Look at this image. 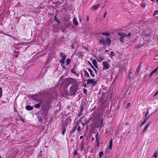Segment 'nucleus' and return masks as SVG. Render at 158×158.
Here are the masks:
<instances>
[{"mask_svg": "<svg viewBox=\"0 0 158 158\" xmlns=\"http://www.w3.org/2000/svg\"><path fill=\"white\" fill-rule=\"evenodd\" d=\"M64 83L65 85L68 87L69 85L71 84L73 85L72 86H75V88H78V82L76 80L72 78H66L64 82L61 83V84Z\"/></svg>", "mask_w": 158, "mask_h": 158, "instance_id": "nucleus-1", "label": "nucleus"}, {"mask_svg": "<svg viewBox=\"0 0 158 158\" xmlns=\"http://www.w3.org/2000/svg\"><path fill=\"white\" fill-rule=\"evenodd\" d=\"M49 110V106L46 104L43 105L41 106L40 112H41V115L44 119H45L46 116L48 115Z\"/></svg>", "mask_w": 158, "mask_h": 158, "instance_id": "nucleus-2", "label": "nucleus"}, {"mask_svg": "<svg viewBox=\"0 0 158 158\" xmlns=\"http://www.w3.org/2000/svg\"><path fill=\"white\" fill-rule=\"evenodd\" d=\"M78 89V88H75L74 86H71L70 88V92L69 93L68 91H66L65 94L67 96L74 95L76 94Z\"/></svg>", "mask_w": 158, "mask_h": 158, "instance_id": "nucleus-3", "label": "nucleus"}, {"mask_svg": "<svg viewBox=\"0 0 158 158\" xmlns=\"http://www.w3.org/2000/svg\"><path fill=\"white\" fill-rule=\"evenodd\" d=\"M99 43L100 44H103L104 45L106 43L110 45L111 44V41L109 37H106V40L104 38L101 39L99 40Z\"/></svg>", "mask_w": 158, "mask_h": 158, "instance_id": "nucleus-4", "label": "nucleus"}, {"mask_svg": "<svg viewBox=\"0 0 158 158\" xmlns=\"http://www.w3.org/2000/svg\"><path fill=\"white\" fill-rule=\"evenodd\" d=\"M29 98L32 99L33 100L37 102H39L41 99V97L39 95L38 93L30 95L29 96Z\"/></svg>", "mask_w": 158, "mask_h": 158, "instance_id": "nucleus-5", "label": "nucleus"}, {"mask_svg": "<svg viewBox=\"0 0 158 158\" xmlns=\"http://www.w3.org/2000/svg\"><path fill=\"white\" fill-rule=\"evenodd\" d=\"M118 35L119 36V40L122 43H124L125 41L124 38L127 36V34L123 32H118Z\"/></svg>", "mask_w": 158, "mask_h": 158, "instance_id": "nucleus-6", "label": "nucleus"}, {"mask_svg": "<svg viewBox=\"0 0 158 158\" xmlns=\"http://www.w3.org/2000/svg\"><path fill=\"white\" fill-rule=\"evenodd\" d=\"M93 84V86H94L97 84V81H95V79H89L87 80V84L89 85V84Z\"/></svg>", "mask_w": 158, "mask_h": 158, "instance_id": "nucleus-7", "label": "nucleus"}, {"mask_svg": "<svg viewBox=\"0 0 158 158\" xmlns=\"http://www.w3.org/2000/svg\"><path fill=\"white\" fill-rule=\"evenodd\" d=\"M103 70L108 69L110 68L109 63L107 61H106L103 62Z\"/></svg>", "mask_w": 158, "mask_h": 158, "instance_id": "nucleus-8", "label": "nucleus"}, {"mask_svg": "<svg viewBox=\"0 0 158 158\" xmlns=\"http://www.w3.org/2000/svg\"><path fill=\"white\" fill-rule=\"evenodd\" d=\"M77 117H76V118L75 119V123H74V124H75V123H76V124L75 125V127H74L73 129V130H74L75 131L77 129V127L78 126V125H79V120L78 119V117H79V113H78L77 114Z\"/></svg>", "mask_w": 158, "mask_h": 158, "instance_id": "nucleus-9", "label": "nucleus"}, {"mask_svg": "<svg viewBox=\"0 0 158 158\" xmlns=\"http://www.w3.org/2000/svg\"><path fill=\"white\" fill-rule=\"evenodd\" d=\"M67 123H65V124L64 123H62V134L63 135H64L65 134V133L66 131V127H67Z\"/></svg>", "mask_w": 158, "mask_h": 158, "instance_id": "nucleus-10", "label": "nucleus"}, {"mask_svg": "<svg viewBox=\"0 0 158 158\" xmlns=\"http://www.w3.org/2000/svg\"><path fill=\"white\" fill-rule=\"evenodd\" d=\"M66 56L65 55H64V56L63 57V58L61 59V60L60 61V62L62 66L64 65L65 64V59L66 58Z\"/></svg>", "mask_w": 158, "mask_h": 158, "instance_id": "nucleus-11", "label": "nucleus"}, {"mask_svg": "<svg viewBox=\"0 0 158 158\" xmlns=\"http://www.w3.org/2000/svg\"><path fill=\"white\" fill-rule=\"evenodd\" d=\"M85 106H86L85 104V103H84V102L83 103H81V106L80 107V108H81V110L80 112V116L81 114H82L81 113V112L83 110L84 107Z\"/></svg>", "mask_w": 158, "mask_h": 158, "instance_id": "nucleus-12", "label": "nucleus"}, {"mask_svg": "<svg viewBox=\"0 0 158 158\" xmlns=\"http://www.w3.org/2000/svg\"><path fill=\"white\" fill-rule=\"evenodd\" d=\"M90 73V74L91 77L93 78H94L95 77V75L93 73V70L90 68H86Z\"/></svg>", "mask_w": 158, "mask_h": 158, "instance_id": "nucleus-13", "label": "nucleus"}, {"mask_svg": "<svg viewBox=\"0 0 158 158\" xmlns=\"http://www.w3.org/2000/svg\"><path fill=\"white\" fill-rule=\"evenodd\" d=\"M100 6V4L99 3L97 4V5H94L92 6V8H91V10H95L96 9L98 8Z\"/></svg>", "mask_w": 158, "mask_h": 158, "instance_id": "nucleus-14", "label": "nucleus"}, {"mask_svg": "<svg viewBox=\"0 0 158 158\" xmlns=\"http://www.w3.org/2000/svg\"><path fill=\"white\" fill-rule=\"evenodd\" d=\"M83 71L84 73V76L85 77H90L89 75L86 70L85 69H83Z\"/></svg>", "mask_w": 158, "mask_h": 158, "instance_id": "nucleus-15", "label": "nucleus"}, {"mask_svg": "<svg viewBox=\"0 0 158 158\" xmlns=\"http://www.w3.org/2000/svg\"><path fill=\"white\" fill-rule=\"evenodd\" d=\"M151 123V122H150L143 129L142 131H141L142 133H143L145 132V131L148 128L149 126Z\"/></svg>", "mask_w": 158, "mask_h": 158, "instance_id": "nucleus-16", "label": "nucleus"}, {"mask_svg": "<svg viewBox=\"0 0 158 158\" xmlns=\"http://www.w3.org/2000/svg\"><path fill=\"white\" fill-rule=\"evenodd\" d=\"M26 109L27 110H31L33 109V106H31L29 105H27L26 106Z\"/></svg>", "mask_w": 158, "mask_h": 158, "instance_id": "nucleus-17", "label": "nucleus"}, {"mask_svg": "<svg viewBox=\"0 0 158 158\" xmlns=\"http://www.w3.org/2000/svg\"><path fill=\"white\" fill-rule=\"evenodd\" d=\"M95 138H96V140L95 142L96 143H99V138L98 137V132H97V134L95 135Z\"/></svg>", "mask_w": 158, "mask_h": 158, "instance_id": "nucleus-18", "label": "nucleus"}, {"mask_svg": "<svg viewBox=\"0 0 158 158\" xmlns=\"http://www.w3.org/2000/svg\"><path fill=\"white\" fill-rule=\"evenodd\" d=\"M158 69V67H157L155 69L153 70L150 74V77H151L153 74L156 73Z\"/></svg>", "mask_w": 158, "mask_h": 158, "instance_id": "nucleus-19", "label": "nucleus"}, {"mask_svg": "<svg viewBox=\"0 0 158 158\" xmlns=\"http://www.w3.org/2000/svg\"><path fill=\"white\" fill-rule=\"evenodd\" d=\"M141 64L140 63L139 65H138L137 69H136V72L139 73L140 72L141 68Z\"/></svg>", "mask_w": 158, "mask_h": 158, "instance_id": "nucleus-20", "label": "nucleus"}, {"mask_svg": "<svg viewBox=\"0 0 158 158\" xmlns=\"http://www.w3.org/2000/svg\"><path fill=\"white\" fill-rule=\"evenodd\" d=\"M73 23L76 26L78 24V23L75 17L73 18Z\"/></svg>", "mask_w": 158, "mask_h": 158, "instance_id": "nucleus-21", "label": "nucleus"}, {"mask_svg": "<svg viewBox=\"0 0 158 158\" xmlns=\"http://www.w3.org/2000/svg\"><path fill=\"white\" fill-rule=\"evenodd\" d=\"M92 63L94 66L97 68H98V66L97 64V62L95 59H94L92 61Z\"/></svg>", "mask_w": 158, "mask_h": 158, "instance_id": "nucleus-22", "label": "nucleus"}, {"mask_svg": "<svg viewBox=\"0 0 158 158\" xmlns=\"http://www.w3.org/2000/svg\"><path fill=\"white\" fill-rule=\"evenodd\" d=\"M113 145V141L112 139H111L110 141V144L109 146L110 149V150H111L112 147Z\"/></svg>", "mask_w": 158, "mask_h": 158, "instance_id": "nucleus-23", "label": "nucleus"}, {"mask_svg": "<svg viewBox=\"0 0 158 158\" xmlns=\"http://www.w3.org/2000/svg\"><path fill=\"white\" fill-rule=\"evenodd\" d=\"M71 62V60L69 58H67L66 60V65H68Z\"/></svg>", "mask_w": 158, "mask_h": 158, "instance_id": "nucleus-24", "label": "nucleus"}, {"mask_svg": "<svg viewBox=\"0 0 158 158\" xmlns=\"http://www.w3.org/2000/svg\"><path fill=\"white\" fill-rule=\"evenodd\" d=\"M104 60V58L102 56H99L98 60L99 62H101Z\"/></svg>", "mask_w": 158, "mask_h": 158, "instance_id": "nucleus-25", "label": "nucleus"}, {"mask_svg": "<svg viewBox=\"0 0 158 158\" xmlns=\"http://www.w3.org/2000/svg\"><path fill=\"white\" fill-rule=\"evenodd\" d=\"M146 119H144V120L141 123L139 124V127H142L146 123L147 121H146Z\"/></svg>", "mask_w": 158, "mask_h": 158, "instance_id": "nucleus-26", "label": "nucleus"}, {"mask_svg": "<svg viewBox=\"0 0 158 158\" xmlns=\"http://www.w3.org/2000/svg\"><path fill=\"white\" fill-rule=\"evenodd\" d=\"M71 72L75 74H76V75H77L78 76H79V73L77 74V73L75 72V69H72L71 70Z\"/></svg>", "mask_w": 158, "mask_h": 158, "instance_id": "nucleus-27", "label": "nucleus"}, {"mask_svg": "<svg viewBox=\"0 0 158 158\" xmlns=\"http://www.w3.org/2000/svg\"><path fill=\"white\" fill-rule=\"evenodd\" d=\"M54 18L55 19V21L58 23V24H60L61 23V22H60V20H58L57 19L56 15L54 16Z\"/></svg>", "mask_w": 158, "mask_h": 158, "instance_id": "nucleus-28", "label": "nucleus"}, {"mask_svg": "<svg viewBox=\"0 0 158 158\" xmlns=\"http://www.w3.org/2000/svg\"><path fill=\"white\" fill-rule=\"evenodd\" d=\"M33 106L36 108L39 109L40 107V105L39 104L37 103L35 104Z\"/></svg>", "mask_w": 158, "mask_h": 158, "instance_id": "nucleus-29", "label": "nucleus"}, {"mask_svg": "<svg viewBox=\"0 0 158 158\" xmlns=\"http://www.w3.org/2000/svg\"><path fill=\"white\" fill-rule=\"evenodd\" d=\"M37 118H38V120L39 121L42 122L43 121V119L41 116H38L37 117Z\"/></svg>", "mask_w": 158, "mask_h": 158, "instance_id": "nucleus-30", "label": "nucleus"}, {"mask_svg": "<svg viewBox=\"0 0 158 158\" xmlns=\"http://www.w3.org/2000/svg\"><path fill=\"white\" fill-rule=\"evenodd\" d=\"M141 6L143 8H145L146 5V4L145 2H142L141 4Z\"/></svg>", "mask_w": 158, "mask_h": 158, "instance_id": "nucleus-31", "label": "nucleus"}, {"mask_svg": "<svg viewBox=\"0 0 158 158\" xmlns=\"http://www.w3.org/2000/svg\"><path fill=\"white\" fill-rule=\"evenodd\" d=\"M103 155V152L102 151L101 152L99 153V156L100 158L102 157V156Z\"/></svg>", "mask_w": 158, "mask_h": 158, "instance_id": "nucleus-32", "label": "nucleus"}, {"mask_svg": "<svg viewBox=\"0 0 158 158\" xmlns=\"http://www.w3.org/2000/svg\"><path fill=\"white\" fill-rule=\"evenodd\" d=\"M91 68L93 69V70L95 71L96 73L97 74V70L92 65V64H91Z\"/></svg>", "mask_w": 158, "mask_h": 158, "instance_id": "nucleus-33", "label": "nucleus"}, {"mask_svg": "<svg viewBox=\"0 0 158 158\" xmlns=\"http://www.w3.org/2000/svg\"><path fill=\"white\" fill-rule=\"evenodd\" d=\"M150 115H149V116H147V115H145V119H146V121L148 120L150 118Z\"/></svg>", "mask_w": 158, "mask_h": 158, "instance_id": "nucleus-34", "label": "nucleus"}, {"mask_svg": "<svg viewBox=\"0 0 158 158\" xmlns=\"http://www.w3.org/2000/svg\"><path fill=\"white\" fill-rule=\"evenodd\" d=\"M102 34L103 35H107V36H109L110 35V34L109 33H107V32L102 33Z\"/></svg>", "mask_w": 158, "mask_h": 158, "instance_id": "nucleus-35", "label": "nucleus"}, {"mask_svg": "<svg viewBox=\"0 0 158 158\" xmlns=\"http://www.w3.org/2000/svg\"><path fill=\"white\" fill-rule=\"evenodd\" d=\"M75 131L73 130H72L70 133V135L72 136V134L75 132Z\"/></svg>", "mask_w": 158, "mask_h": 158, "instance_id": "nucleus-36", "label": "nucleus"}, {"mask_svg": "<svg viewBox=\"0 0 158 158\" xmlns=\"http://www.w3.org/2000/svg\"><path fill=\"white\" fill-rule=\"evenodd\" d=\"M157 156V153H155L153 155V157H154V158H156Z\"/></svg>", "mask_w": 158, "mask_h": 158, "instance_id": "nucleus-37", "label": "nucleus"}, {"mask_svg": "<svg viewBox=\"0 0 158 158\" xmlns=\"http://www.w3.org/2000/svg\"><path fill=\"white\" fill-rule=\"evenodd\" d=\"M110 55L112 56H115L114 52L113 51L111 52Z\"/></svg>", "mask_w": 158, "mask_h": 158, "instance_id": "nucleus-38", "label": "nucleus"}, {"mask_svg": "<svg viewBox=\"0 0 158 158\" xmlns=\"http://www.w3.org/2000/svg\"><path fill=\"white\" fill-rule=\"evenodd\" d=\"M95 155H90L88 157V158H94Z\"/></svg>", "mask_w": 158, "mask_h": 158, "instance_id": "nucleus-39", "label": "nucleus"}, {"mask_svg": "<svg viewBox=\"0 0 158 158\" xmlns=\"http://www.w3.org/2000/svg\"><path fill=\"white\" fill-rule=\"evenodd\" d=\"M158 13V10H155L153 14V15H157Z\"/></svg>", "mask_w": 158, "mask_h": 158, "instance_id": "nucleus-40", "label": "nucleus"}, {"mask_svg": "<svg viewBox=\"0 0 158 158\" xmlns=\"http://www.w3.org/2000/svg\"><path fill=\"white\" fill-rule=\"evenodd\" d=\"M87 89L85 88H84L83 90V92L85 94H87Z\"/></svg>", "mask_w": 158, "mask_h": 158, "instance_id": "nucleus-41", "label": "nucleus"}, {"mask_svg": "<svg viewBox=\"0 0 158 158\" xmlns=\"http://www.w3.org/2000/svg\"><path fill=\"white\" fill-rule=\"evenodd\" d=\"M14 56L16 58H17L18 57V54L15 53H14Z\"/></svg>", "mask_w": 158, "mask_h": 158, "instance_id": "nucleus-42", "label": "nucleus"}, {"mask_svg": "<svg viewBox=\"0 0 158 158\" xmlns=\"http://www.w3.org/2000/svg\"><path fill=\"white\" fill-rule=\"evenodd\" d=\"M84 56V54L83 52H80V57H82Z\"/></svg>", "mask_w": 158, "mask_h": 158, "instance_id": "nucleus-43", "label": "nucleus"}, {"mask_svg": "<svg viewBox=\"0 0 158 158\" xmlns=\"http://www.w3.org/2000/svg\"><path fill=\"white\" fill-rule=\"evenodd\" d=\"M131 104V103L129 102L128 103L127 105V106H126V108L127 109L128 108V107H129V106H130V105Z\"/></svg>", "mask_w": 158, "mask_h": 158, "instance_id": "nucleus-44", "label": "nucleus"}, {"mask_svg": "<svg viewBox=\"0 0 158 158\" xmlns=\"http://www.w3.org/2000/svg\"><path fill=\"white\" fill-rule=\"evenodd\" d=\"M41 152H42V151H40V153H38V156H40V157H41L42 156V153H41Z\"/></svg>", "mask_w": 158, "mask_h": 158, "instance_id": "nucleus-45", "label": "nucleus"}, {"mask_svg": "<svg viewBox=\"0 0 158 158\" xmlns=\"http://www.w3.org/2000/svg\"><path fill=\"white\" fill-rule=\"evenodd\" d=\"M74 155H75V156L77 155V150H74Z\"/></svg>", "mask_w": 158, "mask_h": 158, "instance_id": "nucleus-46", "label": "nucleus"}, {"mask_svg": "<svg viewBox=\"0 0 158 158\" xmlns=\"http://www.w3.org/2000/svg\"><path fill=\"white\" fill-rule=\"evenodd\" d=\"M20 118L21 120L23 122H25V121H24V119L22 117H21Z\"/></svg>", "mask_w": 158, "mask_h": 158, "instance_id": "nucleus-47", "label": "nucleus"}, {"mask_svg": "<svg viewBox=\"0 0 158 158\" xmlns=\"http://www.w3.org/2000/svg\"><path fill=\"white\" fill-rule=\"evenodd\" d=\"M64 54L62 53V52H61V53H60V56L61 57H62L63 58V57L64 56Z\"/></svg>", "mask_w": 158, "mask_h": 158, "instance_id": "nucleus-48", "label": "nucleus"}, {"mask_svg": "<svg viewBox=\"0 0 158 158\" xmlns=\"http://www.w3.org/2000/svg\"><path fill=\"white\" fill-rule=\"evenodd\" d=\"M66 120L67 121H69V122H70L71 121V119L70 118H67L66 119Z\"/></svg>", "mask_w": 158, "mask_h": 158, "instance_id": "nucleus-49", "label": "nucleus"}, {"mask_svg": "<svg viewBox=\"0 0 158 158\" xmlns=\"http://www.w3.org/2000/svg\"><path fill=\"white\" fill-rule=\"evenodd\" d=\"M106 13H107V11H106L105 13H104V15H103V17L104 18H105L106 17Z\"/></svg>", "mask_w": 158, "mask_h": 158, "instance_id": "nucleus-50", "label": "nucleus"}, {"mask_svg": "<svg viewBox=\"0 0 158 158\" xmlns=\"http://www.w3.org/2000/svg\"><path fill=\"white\" fill-rule=\"evenodd\" d=\"M43 92H38V94H39V95H41L43 94Z\"/></svg>", "mask_w": 158, "mask_h": 158, "instance_id": "nucleus-51", "label": "nucleus"}, {"mask_svg": "<svg viewBox=\"0 0 158 158\" xmlns=\"http://www.w3.org/2000/svg\"><path fill=\"white\" fill-rule=\"evenodd\" d=\"M158 94V90L155 93V94H154V96H155L156 95Z\"/></svg>", "mask_w": 158, "mask_h": 158, "instance_id": "nucleus-52", "label": "nucleus"}, {"mask_svg": "<svg viewBox=\"0 0 158 158\" xmlns=\"http://www.w3.org/2000/svg\"><path fill=\"white\" fill-rule=\"evenodd\" d=\"M14 53H15L16 54H18L19 53V51H14Z\"/></svg>", "mask_w": 158, "mask_h": 158, "instance_id": "nucleus-53", "label": "nucleus"}, {"mask_svg": "<svg viewBox=\"0 0 158 158\" xmlns=\"http://www.w3.org/2000/svg\"><path fill=\"white\" fill-rule=\"evenodd\" d=\"M131 34V32H129L128 34L127 35V36H129Z\"/></svg>", "mask_w": 158, "mask_h": 158, "instance_id": "nucleus-54", "label": "nucleus"}, {"mask_svg": "<svg viewBox=\"0 0 158 158\" xmlns=\"http://www.w3.org/2000/svg\"><path fill=\"white\" fill-rule=\"evenodd\" d=\"M82 48H84V49H85L86 50H87V49H88V48H86V47H85V46L82 47Z\"/></svg>", "mask_w": 158, "mask_h": 158, "instance_id": "nucleus-55", "label": "nucleus"}, {"mask_svg": "<svg viewBox=\"0 0 158 158\" xmlns=\"http://www.w3.org/2000/svg\"><path fill=\"white\" fill-rule=\"evenodd\" d=\"M43 101H41L39 103H38V104H39V105H40V106L41 104L43 103Z\"/></svg>", "mask_w": 158, "mask_h": 158, "instance_id": "nucleus-56", "label": "nucleus"}, {"mask_svg": "<svg viewBox=\"0 0 158 158\" xmlns=\"http://www.w3.org/2000/svg\"><path fill=\"white\" fill-rule=\"evenodd\" d=\"M89 20V16H87V21L88 22Z\"/></svg>", "mask_w": 158, "mask_h": 158, "instance_id": "nucleus-57", "label": "nucleus"}, {"mask_svg": "<svg viewBox=\"0 0 158 158\" xmlns=\"http://www.w3.org/2000/svg\"><path fill=\"white\" fill-rule=\"evenodd\" d=\"M97 146L98 148H99L100 146L99 143H97Z\"/></svg>", "mask_w": 158, "mask_h": 158, "instance_id": "nucleus-58", "label": "nucleus"}, {"mask_svg": "<svg viewBox=\"0 0 158 158\" xmlns=\"http://www.w3.org/2000/svg\"><path fill=\"white\" fill-rule=\"evenodd\" d=\"M71 47L72 48V49H74V46H73V44H72L71 45Z\"/></svg>", "mask_w": 158, "mask_h": 158, "instance_id": "nucleus-59", "label": "nucleus"}, {"mask_svg": "<svg viewBox=\"0 0 158 158\" xmlns=\"http://www.w3.org/2000/svg\"><path fill=\"white\" fill-rule=\"evenodd\" d=\"M62 32H64L65 30V28H62Z\"/></svg>", "mask_w": 158, "mask_h": 158, "instance_id": "nucleus-60", "label": "nucleus"}, {"mask_svg": "<svg viewBox=\"0 0 158 158\" xmlns=\"http://www.w3.org/2000/svg\"><path fill=\"white\" fill-rule=\"evenodd\" d=\"M149 113H148V110L147 111V112L146 113V114H145V115H148V114Z\"/></svg>", "mask_w": 158, "mask_h": 158, "instance_id": "nucleus-61", "label": "nucleus"}, {"mask_svg": "<svg viewBox=\"0 0 158 158\" xmlns=\"http://www.w3.org/2000/svg\"><path fill=\"white\" fill-rule=\"evenodd\" d=\"M83 85L84 86V87H86V83L83 84Z\"/></svg>", "mask_w": 158, "mask_h": 158, "instance_id": "nucleus-62", "label": "nucleus"}, {"mask_svg": "<svg viewBox=\"0 0 158 158\" xmlns=\"http://www.w3.org/2000/svg\"><path fill=\"white\" fill-rule=\"evenodd\" d=\"M62 66L63 67V68H64L65 69H66V67H65V65H64Z\"/></svg>", "mask_w": 158, "mask_h": 158, "instance_id": "nucleus-63", "label": "nucleus"}, {"mask_svg": "<svg viewBox=\"0 0 158 158\" xmlns=\"http://www.w3.org/2000/svg\"><path fill=\"white\" fill-rule=\"evenodd\" d=\"M17 115L19 116V118H20L21 117V116H20V115L18 113Z\"/></svg>", "mask_w": 158, "mask_h": 158, "instance_id": "nucleus-64", "label": "nucleus"}]
</instances>
